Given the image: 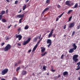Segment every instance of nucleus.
Listing matches in <instances>:
<instances>
[{
    "label": "nucleus",
    "mask_w": 80,
    "mask_h": 80,
    "mask_svg": "<svg viewBox=\"0 0 80 80\" xmlns=\"http://www.w3.org/2000/svg\"><path fill=\"white\" fill-rule=\"evenodd\" d=\"M78 57V55H74L73 56L72 58L73 60L75 63H77L78 61V59L77 58Z\"/></svg>",
    "instance_id": "nucleus-1"
},
{
    "label": "nucleus",
    "mask_w": 80,
    "mask_h": 80,
    "mask_svg": "<svg viewBox=\"0 0 80 80\" xmlns=\"http://www.w3.org/2000/svg\"><path fill=\"white\" fill-rule=\"evenodd\" d=\"M11 45L10 44H8L4 48V51L5 52H8L9 50H10L11 48Z\"/></svg>",
    "instance_id": "nucleus-2"
},
{
    "label": "nucleus",
    "mask_w": 80,
    "mask_h": 80,
    "mask_svg": "<svg viewBox=\"0 0 80 80\" xmlns=\"http://www.w3.org/2000/svg\"><path fill=\"white\" fill-rule=\"evenodd\" d=\"M30 40H31V38H28L27 41L23 42L22 43L23 45H27V43H29V42Z\"/></svg>",
    "instance_id": "nucleus-3"
},
{
    "label": "nucleus",
    "mask_w": 80,
    "mask_h": 80,
    "mask_svg": "<svg viewBox=\"0 0 80 80\" xmlns=\"http://www.w3.org/2000/svg\"><path fill=\"white\" fill-rule=\"evenodd\" d=\"M8 70L7 68H5L4 70H3L1 72V74L2 75H4L5 74H6L8 72Z\"/></svg>",
    "instance_id": "nucleus-4"
},
{
    "label": "nucleus",
    "mask_w": 80,
    "mask_h": 80,
    "mask_svg": "<svg viewBox=\"0 0 80 80\" xmlns=\"http://www.w3.org/2000/svg\"><path fill=\"white\" fill-rule=\"evenodd\" d=\"M40 42H41V41H39V40L38 41V43L36 44V45L34 47V48L32 50V52H33L34 51H35V50H36V49L37 48L38 46V44L39 43H40Z\"/></svg>",
    "instance_id": "nucleus-5"
},
{
    "label": "nucleus",
    "mask_w": 80,
    "mask_h": 80,
    "mask_svg": "<svg viewBox=\"0 0 80 80\" xmlns=\"http://www.w3.org/2000/svg\"><path fill=\"white\" fill-rule=\"evenodd\" d=\"M47 43L48 44L49 43V45H48V47L49 48V47H50L51 46V45H52V41L50 39H48L47 40Z\"/></svg>",
    "instance_id": "nucleus-6"
},
{
    "label": "nucleus",
    "mask_w": 80,
    "mask_h": 80,
    "mask_svg": "<svg viewBox=\"0 0 80 80\" xmlns=\"http://www.w3.org/2000/svg\"><path fill=\"white\" fill-rule=\"evenodd\" d=\"M16 37L17 38H18V39L19 41L22 38V36L20 34L17 35V34L16 35Z\"/></svg>",
    "instance_id": "nucleus-7"
},
{
    "label": "nucleus",
    "mask_w": 80,
    "mask_h": 80,
    "mask_svg": "<svg viewBox=\"0 0 80 80\" xmlns=\"http://www.w3.org/2000/svg\"><path fill=\"white\" fill-rule=\"evenodd\" d=\"M75 24V22H73L72 23H70L69 26H68L69 28H72V27H74Z\"/></svg>",
    "instance_id": "nucleus-8"
},
{
    "label": "nucleus",
    "mask_w": 80,
    "mask_h": 80,
    "mask_svg": "<svg viewBox=\"0 0 80 80\" xmlns=\"http://www.w3.org/2000/svg\"><path fill=\"white\" fill-rule=\"evenodd\" d=\"M24 17V14H19L17 15V17H18V18H23Z\"/></svg>",
    "instance_id": "nucleus-9"
},
{
    "label": "nucleus",
    "mask_w": 80,
    "mask_h": 80,
    "mask_svg": "<svg viewBox=\"0 0 80 80\" xmlns=\"http://www.w3.org/2000/svg\"><path fill=\"white\" fill-rule=\"evenodd\" d=\"M72 47H73V49H74V50H75L76 49H77V46L75 45V43H74L72 45Z\"/></svg>",
    "instance_id": "nucleus-10"
},
{
    "label": "nucleus",
    "mask_w": 80,
    "mask_h": 80,
    "mask_svg": "<svg viewBox=\"0 0 80 80\" xmlns=\"http://www.w3.org/2000/svg\"><path fill=\"white\" fill-rule=\"evenodd\" d=\"M70 1H68L66 2V4L67 5H68V6H71L70 4Z\"/></svg>",
    "instance_id": "nucleus-11"
},
{
    "label": "nucleus",
    "mask_w": 80,
    "mask_h": 80,
    "mask_svg": "<svg viewBox=\"0 0 80 80\" xmlns=\"http://www.w3.org/2000/svg\"><path fill=\"white\" fill-rule=\"evenodd\" d=\"M68 74V72L67 71H65L63 73V76H65V75H67Z\"/></svg>",
    "instance_id": "nucleus-12"
},
{
    "label": "nucleus",
    "mask_w": 80,
    "mask_h": 80,
    "mask_svg": "<svg viewBox=\"0 0 80 80\" xmlns=\"http://www.w3.org/2000/svg\"><path fill=\"white\" fill-rule=\"evenodd\" d=\"M49 10V8H46L43 11V12H42V14H43V13H44V12H46V11H47V10Z\"/></svg>",
    "instance_id": "nucleus-13"
},
{
    "label": "nucleus",
    "mask_w": 80,
    "mask_h": 80,
    "mask_svg": "<svg viewBox=\"0 0 80 80\" xmlns=\"http://www.w3.org/2000/svg\"><path fill=\"white\" fill-rule=\"evenodd\" d=\"M27 73V72L25 70L22 71V75H26Z\"/></svg>",
    "instance_id": "nucleus-14"
},
{
    "label": "nucleus",
    "mask_w": 80,
    "mask_h": 80,
    "mask_svg": "<svg viewBox=\"0 0 80 80\" xmlns=\"http://www.w3.org/2000/svg\"><path fill=\"white\" fill-rule=\"evenodd\" d=\"M41 49H41V52H42V53H44V51H45V48H43V47H42L41 48Z\"/></svg>",
    "instance_id": "nucleus-15"
},
{
    "label": "nucleus",
    "mask_w": 80,
    "mask_h": 80,
    "mask_svg": "<svg viewBox=\"0 0 80 80\" xmlns=\"http://www.w3.org/2000/svg\"><path fill=\"white\" fill-rule=\"evenodd\" d=\"M2 22L3 23H6L7 22V20L4 18H2Z\"/></svg>",
    "instance_id": "nucleus-16"
},
{
    "label": "nucleus",
    "mask_w": 80,
    "mask_h": 80,
    "mask_svg": "<svg viewBox=\"0 0 80 80\" xmlns=\"http://www.w3.org/2000/svg\"><path fill=\"white\" fill-rule=\"evenodd\" d=\"M74 51V49L72 48L70 49L69 51V53H72Z\"/></svg>",
    "instance_id": "nucleus-17"
},
{
    "label": "nucleus",
    "mask_w": 80,
    "mask_h": 80,
    "mask_svg": "<svg viewBox=\"0 0 80 80\" xmlns=\"http://www.w3.org/2000/svg\"><path fill=\"white\" fill-rule=\"evenodd\" d=\"M24 6H23L22 8V10L23 11H24V10H25V9H26V8H27V6L26 5L24 4Z\"/></svg>",
    "instance_id": "nucleus-18"
},
{
    "label": "nucleus",
    "mask_w": 80,
    "mask_h": 80,
    "mask_svg": "<svg viewBox=\"0 0 80 80\" xmlns=\"http://www.w3.org/2000/svg\"><path fill=\"white\" fill-rule=\"evenodd\" d=\"M5 11H2L1 13H0V14H1V15H4V14H5Z\"/></svg>",
    "instance_id": "nucleus-19"
},
{
    "label": "nucleus",
    "mask_w": 80,
    "mask_h": 80,
    "mask_svg": "<svg viewBox=\"0 0 80 80\" xmlns=\"http://www.w3.org/2000/svg\"><path fill=\"white\" fill-rule=\"evenodd\" d=\"M37 40H38V38L37 37H36L34 38V39L33 40V42H35L36 41H37Z\"/></svg>",
    "instance_id": "nucleus-20"
},
{
    "label": "nucleus",
    "mask_w": 80,
    "mask_h": 80,
    "mask_svg": "<svg viewBox=\"0 0 80 80\" xmlns=\"http://www.w3.org/2000/svg\"><path fill=\"white\" fill-rule=\"evenodd\" d=\"M65 12H63L62 14H61L58 17L59 18H61L62 17V15L64 14V13Z\"/></svg>",
    "instance_id": "nucleus-21"
},
{
    "label": "nucleus",
    "mask_w": 80,
    "mask_h": 80,
    "mask_svg": "<svg viewBox=\"0 0 80 80\" xmlns=\"http://www.w3.org/2000/svg\"><path fill=\"white\" fill-rule=\"evenodd\" d=\"M52 34H53V33L50 32L48 36V38H50V37H52Z\"/></svg>",
    "instance_id": "nucleus-22"
},
{
    "label": "nucleus",
    "mask_w": 80,
    "mask_h": 80,
    "mask_svg": "<svg viewBox=\"0 0 80 80\" xmlns=\"http://www.w3.org/2000/svg\"><path fill=\"white\" fill-rule=\"evenodd\" d=\"M28 28H29V27L28 26V25H26L24 28V29L25 30H27V29H28Z\"/></svg>",
    "instance_id": "nucleus-23"
},
{
    "label": "nucleus",
    "mask_w": 80,
    "mask_h": 80,
    "mask_svg": "<svg viewBox=\"0 0 80 80\" xmlns=\"http://www.w3.org/2000/svg\"><path fill=\"white\" fill-rule=\"evenodd\" d=\"M77 68L76 69V70H79L80 69V66L79 65H78Z\"/></svg>",
    "instance_id": "nucleus-24"
},
{
    "label": "nucleus",
    "mask_w": 80,
    "mask_h": 80,
    "mask_svg": "<svg viewBox=\"0 0 80 80\" xmlns=\"http://www.w3.org/2000/svg\"><path fill=\"white\" fill-rule=\"evenodd\" d=\"M47 52H45L44 53H42L41 54V55L42 56V57H43L44 56H45V55H46V54H47Z\"/></svg>",
    "instance_id": "nucleus-25"
},
{
    "label": "nucleus",
    "mask_w": 80,
    "mask_h": 80,
    "mask_svg": "<svg viewBox=\"0 0 80 80\" xmlns=\"http://www.w3.org/2000/svg\"><path fill=\"white\" fill-rule=\"evenodd\" d=\"M73 12V10H70L68 12V14H70L71 12Z\"/></svg>",
    "instance_id": "nucleus-26"
},
{
    "label": "nucleus",
    "mask_w": 80,
    "mask_h": 80,
    "mask_svg": "<svg viewBox=\"0 0 80 80\" xmlns=\"http://www.w3.org/2000/svg\"><path fill=\"white\" fill-rule=\"evenodd\" d=\"M77 7H78V3H76L75 5H74V8H77Z\"/></svg>",
    "instance_id": "nucleus-27"
},
{
    "label": "nucleus",
    "mask_w": 80,
    "mask_h": 80,
    "mask_svg": "<svg viewBox=\"0 0 80 80\" xmlns=\"http://www.w3.org/2000/svg\"><path fill=\"white\" fill-rule=\"evenodd\" d=\"M75 31H73L72 35V37H73V35H75Z\"/></svg>",
    "instance_id": "nucleus-28"
},
{
    "label": "nucleus",
    "mask_w": 80,
    "mask_h": 80,
    "mask_svg": "<svg viewBox=\"0 0 80 80\" xmlns=\"http://www.w3.org/2000/svg\"><path fill=\"white\" fill-rule=\"evenodd\" d=\"M50 2V0H47L46 1L47 3H49Z\"/></svg>",
    "instance_id": "nucleus-29"
},
{
    "label": "nucleus",
    "mask_w": 80,
    "mask_h": 80,
    "mask_svg": "<svg viewBox=\"0 0 80 80\" xmlns=\"http://www.w3.org/2000/svg\"><path fill=\"white\" fill-rule=\"evenodd\" d=\"M20 67H18L16 69L17 72H18V70H20Z\"/></svg>",
    "instance_id": "nucleus-30"
},
{
    "label": "nucleus",
    "mask_w": 80,
    "mask_h": 80,
    "mask_svg": "<svg viewBox=\"0 0 80 80\" xmlns=\"http://www.w3.org/2000/svg\"><path fill=\"white\" fill-rule=\"evenodd\" d=\"M22 19H22V18H21V19H20V20H19V23H22Z\"/></svg>",
    "instance_id": "nucleus-31"
},
{
    "label": "nucleus",
    "mask_w": 80,
    "mask_h": 80,
    "mask_svg": "<svg viewBox=\"0 0 80 80\" xmlns=\"http://www.w3.org/2000/svg\"><path fill=\"white\" fill-rule=\"evenodd\" d=\"M72 16H71L70 17V18H69V20H68L69 22H70V20H71V19H72Z\"/></svg>",
    "instance_id": "nucleus-32"
},
{
    "label": "nucleus",
    "mask_w": 80,
    "mask_h": 80,
    "mask_svg": "<svg viewBox=\"0 0 80 80\" xmlns=\"http://www.w3.org/2000/svg\"><path fill=\"white\" fill-rule=\"evenodd\" d=\"M51 71H52V72H55V71H56V70H53V69H52Z\"/></svg>",
    "instance_id": "nucleus-33"
},
{
    "label": "nucleus",
    "mask_w": 80,
    "mask_h": 80,
    "mask_svg": "<svg viewBox=\"0 0 80 80\" xmlns=\"http://www.w3.org/2000/svg\"><path fill=\"white\" fill-rule=\"evenodd\" d=\"M18 32H20L21 31V28H19L18 29Z\"/></svg>",
    "instance_id": "nucleus-34"
},
{
    "label": "nucleus",
    "mask_w": 80,
    "mask_h": 80,
    "mask_svg": "<svg viewBox=\"0 0 80 80\" xmlns=\"http://www.w3.org/2000/svg\"><path fill=\"white\" fill-rule=\"evenodd\" d=\"M5 44V42H2L1 44V46H3Z\"/></svg>",
    "instance_id": "nucleus-35"
},
{
    "label": "nucleus",
    "mask_w": 80,
    "mask_h": 80,
    "mask_svg": "<svg viewBox=\"0 0 80 80\" xmlns=\"http://www.w3.org/2000/svg\"><path fill=\"white\" fill-rule=\"evenodd\" d=\"M2 19V15H0V20H1Z\"/></svg>",
    "instance_id": "nucleus-36"
},
{
    "label": "nucleus",
    "mask_w": 80,
    "mask_h": 80,
    "mask_svg": "<svg viewBox=\"0 0 80 80\" xmlns=\"http://www.w3.org/2000/svg\"><path fill=\"white\" fill-rule=\"evenodd\" d=\"M17 45H18V46H21V43H17Z\"/></svg>",
    "instance_id": "nucleus-37"
},
{
    "label": "nucleus",
    "mask_w": 80,
    "mask_h": 80,
    "mask_svg": "<svg viewBox=\"0 0 80 80\" xmlns=\"http://www.w3.org/2000/svg\"><path fill=\"white\" fill-rule=\"evenodd\" d=\"M80 25H79L77 27V29H79L80 28Z\"/></svg>",
    "instance_id": "nucleus-38"
},
{
    "label": "nucleus",
    "mask_w": 80,
    "mask_h": 80,
    "mask_svg": "<svg viewBox=\"0 0 80 80\" xmlns=\"http://www.w3.org/2000/svg\"><path fill=\"white\" fill-rule=\"evenodd\" d=\"M77 65H79V66H80V61L79 62H78L77 63Z\"/></svg>",
    "instance_id": "nucleus-39"
},
{
    "label": "nucleus",
    "mask_w": 80,
    "mask_h": 80,
    "mask_svg": "<svg viewBox=\"0 0 80 80\" xmlns=\"http://www.w3.org/2000/svg\"><path fill=\"white\" fill-rule=\"evenodd\" d=\"M64 56V54H62L61 57V59H63V56Z\"/></svg>",
    "instance_id": "nucleus-40"
},
{
    "label": "nucleus",
    "mask_w": 80,
    "mask_h": 80,
    "mask_svg": "<svg viewBox=\"0 0 80 80\" xmlns=\"http://www.w3.org/2000/svg\"><path fill=\"white\" fill-rule=\"evenodd\" d=\"M17 65H18V63H17V62H15L14 66L15 67H16V66H17Z\"/></svg>",
    "instance_id": "nucleus-41"
},
{
    "label": "nucleus",
    "mask_w": 80,
    "mask_h": 80,
    "mask_svg": "<svg viewBox=\"0 0 80 80\" xmlns=\"http://www.w3.org/2000/svg\"><path fill=\"white\" fill-rule=\"evenodd\" d=\"M17 3H18V1H16L15 2V4L16 5L17 4Z\"/></svg>",
    "instance_id": "nucleus-42"
},
{
    "label": "nucleus",
    "mask_w": 80,
    "mask_h": 80,
    "mask_svg": "<svg viewBox=\"0 0 80 80\" xmlns=\"http://www.w3.org/2000/svg\"><path fill=\"white\" fill-rule=\"evenodd\" d=\"M66 26H67V25H64V28H63L64 29H65L66 28Z\"/></svg>",
    "instance_id": "nucleus-43"
},
{
    "label": "nucleus",
    "mask_w": 80,
    "mask_h": 80,
    "mask_svg": "<svg viewBox=\"0 0 80 80\" xmlns=\"http://www.w3.org/2000/svg\"><path fill=\"white\" fill-rule=\"evenodd\" d=\"M57 7H58V8H60L61 7V6H60V5H58L57 6Z\"/></svg>",
    "instance_id": "nucleus-44"
},
{
    "label": "nucleus",
    "mask_w": 80,
    "mask_h": 80,
    "mask_svg": "<svg viewBox=\"0 0 80 80\" xmlns=\"http://www.w3.org/2000/svg\"><path fill=\"white\" fill-rule=\"evenodd\" d=\"M53 30H54L53 29H52L51 32H50L52 33H53Z\"/></svg>",
    "instance_id": "nucleus-45"
},
{
    "label": "nucleus",
    "mask_w": 80,
    "mask_h": 80,
    "mask_svg": "<svg viewBox=\"0 0 80 80\" xmlns=\"http://www.w3.org/2000/svg\"><path fill=\"white\" fill-rule=\"evenodd\" d=\"M43 70H45V69H46V67H45V66L43 67Z\"/></svg>",
    "instance_id": "nucleus-46"
},
{
    "label": "nucleus",
    "mask_w": 80,
    "mask_h": 80,
    "mask_svg": "<svg viewBox=\"0 0 80 80\" xmlns=\"http://www.w3.org/2000/svg\"><path fill=\"white\" fill-rule=\"evenodd\" d=\"M53 38H55V37L56 36V35H55V34H53Z\"/></svg>",
    "instance_id": "nucleus-47"
},
{
    "label": "nucleus",
    "mask_w": 80,
    "mask_h": 80,
    "mask_svg": "<svg viewBox=\"0 0 80 80\" xmlns=\"http://www.w3.org/2000/svg\"><path fill=\"white\" fill-rule=\"evenodd\" d=\"M58 20H59V18H58V17L57 18H56V21L57 22V21H58Z\"/></svg>",
    "instance_id": "nucleus-48"
},
{
    "label": "nucleus",
    "mask_w": 80,
    "mask_h": 80,
    "mask_svg": "<svg viewBox=\"0 0 80 80\" xmlns=\"http://www.w3.org/2000/svg\"><path fill=\"white\" fill-rule=\"evenodd\" d=\"M31 51H32V49H30V50H29V51H28V52L29 53H30L31 52Z\"/></svg>",
    "instance_id": "nucleus-49"
},
{
    "label": "nucleus",
    "mask_w": 80,
    "mask_h": 80,
    "mask_svg": "<svg viewBox=\"0 0 80 80\" xmlns=\"http://www.w3.org/2000/svg\"><path fill=\"white\" fill-rule=\"evenodd\" d=\"M11 26H12V25H10L9 26H8V28H10L11 27Z\"/></svg>",
    "instance_id": "nucleus-50"
},
{
    "label": "nucleus",
    "mask_w": 80,
    "mask_h": 80,
    "mask_svg": "<svg viewBox=\"0 0 80 80\" xmlns=\"http://www.w3.org/2000/svg\"><path fill=\"white\" fill-rule=\"evenodd\" d=\"M21 63V61H19L18 62V64H20V63Z\"/></svg>",
    "instance_id": "nucleus-51"
},
{
    "label": "nucleus",
    "mask_w": 80,
    "mask_h": 80,
    "mask_svg": "<svg viewBox=\"0 0 80 80\" xmlns=\"http://www.w3.org/2000/svg\"><path fill=\"white\" fill-rule=\"evenodd\" d=\"M22 12V9H20L19 12H18V13H21V12Z\"/></svg>",
    "instance_id": "nucleus-52"
},
{
    "label": "nucleus",
    "mask_w": 80,
    "mask_h": 80,
    "mask_svg": "<svg viewBox=\"0 0 80 80\" xmlns=\"http://www.w3.org/2000/svg\"><path fill=\"white\" fill-rule=\"evenodd\" d=\"M8 3H9L10 2V1H9V0H5Z\"/></svg>",
    "instance_id": "nucleus-53"
},
{
    "label": "nucleus",
    "mask_w": 80,
    "mask_h": 80,
    "mask_svg": "<svg viewBox=\"0 0 80 80\" xmlns=\"http://www.w3.org/2000/svg\"><path fill=\"white\" fill-rule=\"evenodd\" d=\"M58 78V77L57 76H55L54 78H55V79H57V78Z\"/></svg>",
    "instance_id": "nucleus-54"
},
{
    "label": "nucleus",
    "mask_w": 80,
    "mask_h": 80,
    "mask_svg": "<svg viewBox=\"0 0 80 80\" xmlns=\"http://www.w3.org/2000/svg\"><path fill=\"white\" fill-rule=\"evenodd\" d=\"M59 77H60V75H58V78H59Z\"/></svg>",
    "instance_id": "nucleus-55"
},
{
    "label": "nucleus",
    "mask_w": 80,
    "mask_h": 80,
    "mask_svg": "<svg viewBox=\"0 0 80 80\" xmlns=\"http://www.w3.org/2000/svg\"><path fill=\"white\" fill-rule=\"evenodd\" d=\"M42 39H43V38H41V39L39 40V41H41V40H42Z\"/></svg>",
    "instance_id": "nucleus-56"
},
{
    "label": "nucleus",
    "mask_w": 80,
    "mask_h": 80,
    "mask_svg": "<svg viewBox=\"0 0 80 80\" xmlns=\"http://www.w3.org/2000/svg\"><path fill=\"white\" fill-rule=\"evenodd\" d=\"M1 80H5V79L3 78H2Z\"/></svg>",
    "instance_id": "nucleus-57"
},
{
    "label": "nucleus",
    "mask_w": 80,
    "mask_h": 80,
    "mask_svg": "<svg viewBox=\"0 0 80 80\" xmlns=\"http://www.w3.org/2000/svg\"><path fill=\"white\" fill-rule=\"evenodd\" d=\"M16 26H17V24H16L15 26H14L15 28L16 27Z\"/></svg>",
    "instance_id": "nucleus-58"
},
{
    "label": "nucleus",
    "mask_w": 80,
    "mask_h": 80,
    "mask_svg": "<svg viewBox=\"0 0 80 80\" xmlns=\"http://www.w3.org/2000/svg\"><path fill=\"white\" fill-rule=\"evenodd\" d=\"M29 1V0H27V1H26V2H28Z\"/></svg>",
    "instance_id": "nucleus-59"
},
{
    "label": "nucleus",
    "mask_w": 80,
    "mask_h": 80,
    "mask_svg": "<svg viewBox=\"0 0 80 80\" xmlns=\"http://www.w3.org/2000/svg\"><path fill=\"white\" fill-rule=\"evenodd\" d=\"M78 80H80V77L78 78Z\"/></svg>",
    "instance_id": "nucleus-60"
},
{
    "label": "nucleus",
    "mask_w": 80,
    "mask_h": 80,
    "mask_svg": "<svg viewBox=\"0 0 80 80\" xmlns=\"http://www.w3.org/2000/svg\"><path fill=\"white\" fill-rule=\"evenodd\" d=\"M41 38V37H40V36H39V37L38 38V39H40V38Z\"/></svg>",
    "instance_id": "nucleus-61"
},
{
    "label": "nucleus",
    "mask_w": 80,
    "mask_h": 80,
    "mask_svg": "<svg viewBox=\"0 0 80 80\" xmlns=\"http://www.w3.org/2000/svg\"><path fill=\"white\" fill-rule=\"evenodd\" d=\"M8 38H6V40H8Z\"/></svg>",
    "instance_id": "nucleus-62"
},
{
    "label": "nucleus",
    "mask_w": 80,
    "mask_h": 80,
    "mask_svg": "<svg viewBox=\"0 0 80 80\" xmlns=\"http://www.w3.org/2000/svg\"><path fill=\"white\" fill-rule=\"evenodd\" d=\"M47 75H49V73H47Z\"/></svg>",
    "instance_id": "nucleus-63"
},
{
    "label": "nucleus",
    "mask_w": 80,
    "mask_h": 80,
    "mask_svg": "<svg viewBox=\"0 0 80 80\" xmlns=\"http://www.w3.org/2000/svg\"><path fill=\"white\" fill-rule=\"evenodd\" d=\"M79 7H80V3L79 4Z\"/></svg>",
    "instance_id": "nucleus-64"
}]
</instances>
